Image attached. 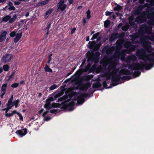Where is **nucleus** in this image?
Here are the masks:
<instances>
[{
  "label": "nucleus",
  "mask_w": 154,
  "mask_h": 154,
  "mask_svg": "<svg viewBox=\"0 0 154 154\" xmlns=\"http://www.w3.org/2000/svg\"><path fill=\"white\" fill-rule=\"evenodd\" d=\"M53 100V99L52 97H50L49 98L47 99L46 100V104H50V103L51 101H52Z\"/></svg>",
  "instance_id": "nucleus-47"
},
{
  "label": "nucleus",
  "mask_w": 154,
  "mask_h": 154,
  "mask_svg": "<svg viewBox=\"0 0 154 154\" xmlns=\"http://www.w3.org/2000/svg\"><path fill=\"white\" fill-rule=\"evenodd\" d=\"M137 60V57L134 55L131 54L128 56L126 59V62L127 63H130L131 61H135Z\"/></svg>",
  "instance_id": "nucleus-16"
},
{
  "label": "nucleus",
  "mask_w": 154,
  "mask_h": 154,
  "mask_svg": "<svg viewBox=\"0 0 154 154\" xmlns=\"http://www.w3.org/2000/svg\"><path fill=\"white\" fill-rule=\"evenodd\" d=\"M105 50L106 54L108 55L111 53V50L110 48H105Z\"/></svg>",
  "instance_id": "nucleus-45"
},
{
  "label": "nucleus",
  "mask_w": 154,
  "mask_h": 154,
  "mask_svg": "<svg viewBox=\"0 0 154 154\" xmlns=\"http://www.w3.org/2000/svg\"><path fill=\"white\" fill-rule=\"evenodd\" d=\"M14 74H15V72H13L11 74V75H10L9 76V79H11L12 78L13 76L14 75Z\"/></svg>",
  "instance_id": "nucleus-64"
},
{
  "label": "nucleus",
  "mask_w": 154,
  "mask_h": 154,
  "mask_svg": "<svg viewBox=\"0 0 154 154\" xmlns=\"http://www.w3.org/2000/svg\"><path fill=\"white\" fill-rule=\"evenodd\" d=\"M146 2L149 3L150 5L154 6V0H146Z\"/></svg>",
  "instance_id": "nucleus-49"
},
{
  "label": "nucleus",
  "mask_w": 154,
  "mask_h": 154,
  "mask_svg": "<svg viewBox=\"0 0 154 154\" xmlns=\"http://www.w3.org/2000/svg\"><path fill=\"white\" fill-rule=\"evenodd\" d=\"M119 84L118 82H112L110 84L111 85H112L113 86H115L117 85H118Z\"/></svg>",
  "instance_id": "nucleus-60"
},
{
  "label": "nucleus",
  "mask_w": 154,
  "mask_h": 154,
  "mask_svg": "<svg viewBox=\"0 0 154 154\" xmlns=\"http://www.w3.org/2000/svg\"><path fill=\"white\" fill-rule=\"evenodd\" d=\"M121 75L119 72L118 74L113 75L112 76L111 79L112 82H119L121 78Z\"/></svg>",
  "instance_id": "nucleus-14"
},
{
  "label": "nucleus",
  "mask_w": 154,
  "mask_h": 154,
  "mask_svg": "<svg viewBox=\"0 0 154 154\" xmlns=\"http://www.w3.org/2000/svg\"><path fill=\"white\" fill-rule=\"evenodd\" d=\"M90 96V94H89L84 93L78 96L77 99L74 98L72 101L69 103L59 104L58 107L62 109H67L69 111H72L74 109L73 107L76 100L77 101L78 104H82L85 101V98L89 97Z\"/></svg>",
  "instance_id": "nucleus-1"
},
{
  "label": "nucleus",
  "mask_w": 154,
  "mask_h": 154,
  "mask_svg": "<svg viewBox=\"0 0 154 154\" xmlns=\"http://www.w3.org/2000/svg\"><path fill=\"white\" fill-rule=\"evenodd\" d=\"M27 129L26 128H24L22 130H17L16 133L18 134L19 136L22 137L23 136L25 135L27 133Z\"/></svg>",
  "instance_id": "nucleus-17"
},
{
  "label": "nucleus",
  "mask_w": 154,
  "mask_h": 154,
  "mask_svg": "<svg viewBox=\"0 0 154 154\" xmlns=\"http://www.w3.org/2000/svg\"><path fill=\"white\" fill-rule=\"evenodd\" d=\"M130 36L131 38V40L132 41V42L133 43H139L140 42L138 41V37L137 35L134 34Z\"/></svg>",
  "instance_id": "nucleus-18"
},
{
  "label": "nucleus",
  "mask_w": 154,
  "mask_h": 154,
  "mask_svg": "<svg viewBox=\"0 0 154 154\" xmlns=\"http://www.w3.org/2000/svg\"><path fill=\"white\" fill-rule=\"evenodd\" d=\"M91 86L90 82H87L82 85L80 88V90L84 91H86Z\"/></svg>",
  "instance_id": "nucleus-13"
},
{
  "label": "nucleus",
  "mask_w": 154,
  "mask_h": 154,
  "mask_svg": "<svg viewBox=\"0 0 154 154\" xmlns=\"http://www.w3.org/2000/svg\"><path fill=\"white\" fill-rule=\"evenodd\" d=\"M53 11L52 9H49L48 10L46 13H45V15L46 16H47V17H48V16L51 14Z\"/></svg>",
  "instance_id": "nucleus-41"
},
{
  "label": "nucleus",
  "mask_w": 154,
  "mask_h": 154,
  "mask_svg": "<svg viewBox=\"0 0 154 154\" xmlns=\"http://www.w3.org/2000/svg\"><path fill=\"white\" fill-rule=\"evenodd\" d=\"M102 85L103 88H105L106 89L109 88H111V86L107 87V85L106 81H104L103 82Z\"/></svg>",
  "instance_id": "nucleus-42"
},
{
  "label": "nucleus",
  "mask_w": 154,
  "mask_h": 154,
  "mask_svg": "<svg viewBox=\"0 0 154 154\" xmlns=\"http://www.w3.org/2000/svg\"><path fill=\"white\" fill-rule=\"evenodd\" d=\"M58 87L56 84H54L53 85H51L49 88V90L50 91L53 90L57 88Z\"/></svg>",
  "instance_id": "nucleus-48"
},
{
  "label": "nucleus",
  "mask_w": 154,
  "mask_h": 154,
  "mask_svg": "<svg viewBox=\"0 0 154 154\" xmlns=\"http://www.w3.org/2000/svg\"><path fill=\"white\" fill-rule=\"evenodd\" d=\"M13 95H12L10 98L8 99V103H7V106H10L13 103L12 100L13 99Z\"/></svg>",
  "instance_id": "nucleus-30"
},
{
  "label": "nucleus",
  "mask_w": 154,
  "mask_h": 154,
  "mask_svg": "<svg viewBox=\"0 0 154 154\" xmlns=\"http://www.w3.org/2000/svg\"><path fill=\"white\" fill-rule=\"evenodd\" d=\"M19 103V100L18 99L17 100H16L14 101L12 104V106H15V108H17L18 106V104Z\"/></svg>",
  "instance_id": "nucleus-39"
},
{
  "label": "nucleus",
  "mask_w": 154,
  "mask_h": 154,
  "mask_svg": "<svg viewBox=\"0 0 154 154\" xmlns=\"http://www.w3.org/2000/svg\"><path fill=\"white\" fill-rule=\"evenodd\" d=\"M154 10V8L152 7L149 8L148 11L150 12H152Z\"/></svg>",
  "instance_id": "nucleus-61"
},
{
  "label": "nucleus",
  "mask_w": 154,
  "mask_h": 154,
  "mask_svg": "<svg viewBox=\"0 0 154 154\" xmlns=\"http://www.w3.org/2000/svg\"><path fill=\"white\" fill-rule=\"evenodd\" d=\"M0 42L3 41L6 38L7 32L5 31H2L0 32Z\"/></svg>",
  "instance_id": "nucleus-20"
},
{
  "label": "nucleus",
  "mask_w": 154,
  "mask_h": 154,
  "mask_svg": "<svg viewBox=\"0 0 154 154\" xmlns=\"http://www.w3.org/2000/svg\"><path fill=\"white\" fill-rule=\"evenodd\" d=\"M146 15L145 11L142 12L141 14L139 15V16L136 17L135 20V22L139 24L145 22L146 21Z\"/></svg>",
  "instance_id": "nucleus-6"
},
{
  "label": "nucleus",
  "mask_w": 154,
  "mask_h": 154,
  "mask_svg": "<svg viewBox=\"0 0 154 154\" xmlns=\"http://www.w3.org/2000/svg\"><path fill=\"white\" fill-rule=\"evenodd\" d=\"M112 12L108 11H107L105 13V15L106 16H110L112 14Z\"/></svg>",
  "instance_id": "nucleus-62"
},
{
  "label": "nucleus",
  "mask_w": 154,
  "mask_h": 154,
  "mask_svg": "<svg viewBox=\"0 0 154 154\" xmlns=\"http://www.w3.org/2000/svg\"><path fill=\"white\" fill-rule=\"evenodd\" d=\"M49 0H46L41 2L42 5H46L49 2Z\"/></svg>",
  "instance_id": "nucleus-55"
},
{
  "label": "nucleus",
  "mask_w": 154,
  "mask_h": 154,
  "mask_svg": "<svg viewBox=\"0 0 154 154\" xmlns=\"http://www.w3.org/2000/svg\"><path fill=\"white\" fill-rule=\"evenodd\" d=\"M134 18L132 17H129L128 18V21L130 24L131 25H134L135 24V21H133Z\"/></svg>",
  "instance_id": "nucleus-27"
},
{
  "label": "nucleus",
  "mask_w": 154,
  "mask_h": 154,
  "mask_svg": "<svg viewBox=\"0 0 154 154\" xmlns=\"http://www.w3.org/2000/svg\"><path fill=\"white\" fill-rule=\"evenodd\" d=\"M3 67L4 70L5 71H8L9 69V66L7 64L3 65Z\"/></svg>",
  "instance_id": "nucleus-44"
},
{
  "label": "nucleus",
  "mask_w": 154,
  "mask_h": 154,
  "mask_svg": "<svg viewBox=\"0 0 154 154\" xmlns=\"http://www.w3.org/2000/svg\"><path fill=\"white\" fill-rule=\"evenodd\" d=\"M66 4L62 5H59V7L57 9V10L60 9L61 11H63L66 9Z\"/></svg>",
  "instance_id": "nucleus-34"
},
{
  "label": "nucleus",
  "mask_w": 154,
  "mask_h": 154,
  "mask_svg": "<svg viewBox=\"0 0 154 154\" xmlns=\"http://www.w3.org/2000/svg\"><path fill=\"white\" fill-rule=\"evenodd\" d=\"M7 84H4L3 85H2V88H1V92H4L5 93H6V89L7 87Z\"/></svg>",
  "instance_id": "nucleus-32"
},
{
  "label": "nucleus",
  "mask_w": 154,
  "mask_h": 154,
  "mask_svg": "<svg viewBox=\"0 0 154 154\" xmlns=\"http://www.w3.org/2000/svg\"><path fill=\"white\" fill-rule=\"evenodd\" d=\"M22 33H17L16 37L14 39V42L15 43H16L19 41L22 37Z\"/></svg>",
  "instance_id": "nucleus-24"
},
{
  "label": "nucleus",
  "mask_w": 154,
  "mask_h": 154,
  "mask_svg": "<svg viewBox=\"0 0 154 154\" xmlns=\"http://www.w3.org/2000/svg\"><path fill=\"white\" fill-rule=\"evenodd\" d=\"M100 34V32H97L95 34H94L93 35V38H95V39L97 38L98 36H99V35Z\"/></svg>",
  "instance_id": "nucleus-56"
},
{
  "label": "nucleus",
  "mask_w": 154,
  "mask_h": 154,
  "mask_svg": "<svg viewBox=\"0 0 154 154\" xmlns=\"http://www.w3.org/2000/svg\"><path fill=\"white\" fill-rule=\"evenodd\" d=\"M145 60L146 61H148L150 63L154 62V53H152L150 54H147L145 57Z\"/></svg>",
  "instance_id": "nucleus-15"
},
{
  "label": "nucleus",
  "mask_w": 154,
  "mask_h": 154,
  "mask_svg": "<svg viewBox=\"0 0 154 154\" xmlns=\"http://www.w3.org/2000/svg\"><path fill=\"white\" fill-rule=\"evenodd\" d=\"M132 43H133L132 42L130 41H127L124 44V47L126 48L125 52L128 54H131L132 52L136 50V46L132 45Z\"/></svg>",
  "instance_id": "nucleus-2"
},
{
  "label": "nucleus",
  "mask_w": 154,
  "mask_h": 154,
  "mask_svg": "<svg viewBox=\"0 0 154 154\" xmlns=\"http://www.w3.org/2000/svg\"><path fill=\"white\" fill-rule=\"evenodd\" d=\"M145 7L144 5H140L138 6L137 9L134 11L135 14L137 15H139L141 14L142 11L143 10V8Z\"/></svg>",
  "instance_id": "nucleus-19"
},
{
  "label": "nucleus",
  "mask_w": 154,
  "mask_h": 154,
  "mask_svg": "<svg viewBox=\"0 0 154 154\" xmlns=\"http://www.w3.org/2000/svg\"><path fill=\"white\" fill-rule=\"evenodd\" d=\"M16 114H17L20 117V120L23 121V117L22 116V115L19 112H17V113Z\"/></svg>",
  "instance_id": "nucleus-57"
},
{
  "label": "nucleus",
  "mask_w": 154,
  "mask_h": 154,
  "mask_svg": "<svg viewBox=\"0 0 154 154\" xmlns=\"http://www.w3.org/2000/svg\"><path fill=\"white\" fill-rule=\"evenodd\" d=\"M45 106L48 110L51 109V108L50 104H45Z\"/></svg>",
  "instance_id": "nucleus-50"
},
{
  "label": "nucleus",
  "mask_w": 154,
  "mask_h": 154,
  "mask_svg": "<svg viewBox=\"0 0 154 154\" xmlns=\"http://www.w3.org/2000/svg\"><path fill=\"white\" fill-rule=\"evenodd\" d=\"M19 86V84L18 83H14L11 85L12 88H15Z\"/></svg>",
  "instance_id": "nucleus-54"
},
{
  "label": "nucleus",
  "mask_w": 154,
  "mask_h": 154,
  "mask_svg": "<svg viewBox=\"0 0 154 154\" xmlns=\"http://www.w3.org/2000/svg\"><path fill=\"white\" fill-rule=\"evenodd\" d=\"M64 1L65 0H60L59 3V5H64L63 3H64Z\"/></svg>",
  "instance_id": "nucleus-63"
},
{
  "label": "nucleus",
  "mask_w": 154,
  "mask_h": 154,
  "mask_svg": "<svg viewBox=\"0 0 154 154\" xmlns=\"http://www.w3.org/2000/svg\"><path fill=\"white\" fill-rule=\"evenodd\" d=\"M129 26L128 25H126L123 26L122 28L123 31H126L129 28Z\"/></svg>",
  "instance_id": "nucleus-40"
},
{
  "label": "nucleus",
  "mask_w": 154,
  "mask_h": 154,
  "mask_svg": "<svg viewBox=\"0 0 154 154\" xmlns=\"http://www.w3.org/2000/svg\"><path fill=\"white\" fill-rule=\"evenodd\" d=\"M121 9L122 7L120 5H117L116 6H115L114 7V10L115 11H119L121 10Z\"/></svg>",
  "instance_id": "nucleus-43"
},
{
  "label": "nucleus",
  "mask_w": 154,
  "mask_h": 154,
  "mask_svg": "<svg viewBox=\"0 0 154 154\" xmlns=\"http://www.w3.org/2000/svg\"><path fill=\"white\" fill-rule=\"evenodd\" d=\"M144 62V63L142 62H140V70H142L145 68L146 70H149L154 65V64H148L146 62Z\"/></svg>",
  "instance_id": "nucleus-8"
},
{
  "label": "nucleus",
  "mask_w": 154,
  "mask_h": 154,
  "mask_svg": "<svg viewBox=\"0 0 154 154\" xmlns=\"http://www.w3.org/2000/svg\"><path fill=\"white\" fill-rule=\"evenodd\" d=\"M13 55L11 54H6L1 58V61L4 63L10 62L13 58Z\"/></svg>",
  "instance_id": "nucleus-7"
},
{
  "label": "nucleus",
  "mask_w": 154,
  "mask_h": 154,
  "mask_svg": "<svg viewBox=\"0 0 154 154\" xmlns=\"http://www.w3.org/2000/svg\"><path fill=\"white\" fill-rule=\"evenodd\" d=\"M24 20H21L18 23V26L19 27H21L24 24Z\"/></svg>",
  "instance_id": "nucleus-52"
},
{
  "label": "nucleus",
  "mask_w": 154,
  "mask_h": 154,
  "mask_svg": "<svg viewBox=\"0 0 154 154\" xmlns=\"http://www.w3.org/2000/svg\"><path fill=\"white\" fill-rule=\"evenodd\" d=\"M141 44H142L143 47L148 53H152L153 49L151 47V42L148 41H145L144 39H140Z\"/></svg>",
  "instance_id": "nucleus-3"
},
{
  "label": "nucleus",
  "mask_w": 154,
  "mask_h": 154,
  "mask_svg": "<svg viewBox=\"0 0 154 154\" xmlns=\"http://www.w3.org/2000/svg\"><path fill=\"white\" fill-rule=\"evenodd\" d=\"M8 9L9 11H12V10L14 11L15 10V8L14 7V6H12L9 7L8 8Z\"/></svg>",
  "instance_id": "nucleus-58"
},
{
  "label": "nucleus",
  "mask_w": 154,
  "mask_h": 154,
  "mask_svg": "<svg viewBox=\"0 0 154 154\" xmlns=\"http://www.w3.org/2000/svg\"><path fill=\"white\" fill-rule=\"evenodd\" d=\"M136 55L139 57V59L143 60L144 62H146L145 57L146 54L145 51L143 48H140L136 51Z\"/></svg>",
  "instance_id": "nucleus-4"
},
{
  "label": "nucleus",
  "mask_w": 154,
  "mask_h": 154,
  "mask_svg": "<svg viewBox=\"0 0 154 154\" xmlns=\"http://www.w3.org/2000/svg\"><path fill=\"white\" fill-rule=\"evenodd\" d=\"M146 39H149L151 41H154V35H149L146 37Z\"/></svg>",
  "instance_id": "nucleus-36"
},
{
  "label": "nucleus",
  "mask_w": 154,
  "mask_h": 154,
  "mask_svg": "<svg viewBox=\"0 0 154 154\" xmlns=\"http://www.w3.org/2000/svg\"><path fill=\"white\" fill-rule=\"evenodd\" d=\"M17 18V16L15 14L13 16L12 18H11L9 21V22L10 23H12Z\"/></svg>",
  "instance_id": "nucleus-38"
},
{
  "label": "nucleus",
  "mask_w": 154,
  "mask_h": 154,
  "mask_svg": "<svg viewBox=\"0 0 154 154\" xmlns=\"http://www.w3.org/2000/svg\"><path fill=\"white\" fill-rule=\"evenodd\" d=\"M111 21L109 20L105 21L104 23V26L105 28H108L110 24Z\"/></svg>",
  "instance_id": "nucleus-35"
},
{
  "label": "nucleus",
  "mask_w": 154,
  "mask_h": 154,
  "mask_svg": "<svg viewBox=\"0 0 154 154\" xmlns=\"http://www.w3.org/2000/svg\"><path fill=\"white\" fill-rule=\"evenodd\" d=\"M125 35V33L124 32H122L119 34H118V38H122L124 37Z\"/></svg>",
  "instance_id": "nucleus-53"
},
{
  "label": "nucleus",
  "mask_w": 154,
  "mask_h": 154,
  "mask_svg": "<svg viewBox=\"0 0 154 154\" xmlns=\"http://www.w3.org/2000/svg\"><path fill=\"white\" fill-rule=\"evenodd\" d=\"M128 68L131 70H140V63H133L128 65Z\"/></svg>",
  "instance_id": "nucleus-11"
},
{
  "label": "nucleus",
  "mask_w": 154,
  "mask_h": 154,
  "mask_svg": "<svg viewBox=\"0 0 154 154\" xmlns=\"http://www.w3.org/2000/svg\"><path fill=\"white\" fill-rule=\"evenodd\" d=\"M141 74V72L139 71H136L133 72L132 73L133 77L134 78L139 76Z\"/></svg>",
  "instance_id": "nucleus-31"
},
{
  "label": "nucleus",
  "mask_w": 154,
  "mask_h": 154,
  "mask_svg": "<svg viewBox=\"0 0 154 154\" xmlns=\"http://www.w3.org/2000/svg\"><path fill=\"white\" fill-rule=\"evenodd\" d=\"M62 103L61 104H63V103ZM59 104H59V103H55V105L56 106H54L55 107H57L58 108H59L58 106V105ZM60 109V108H59ZM60 109H59V111H58L57 110V109H51V110H50V112L51 113H57V112H59V111H60V110H65V109H61L60 108Z\"/></svg>",
  "instance_id": "nucleus-25"
},
{
  "label": "nucleus",
  "mask_w": 154,
  "mask_h": 154,
  "mask_svg": "<svg viewBox=\"0 0 154 154\" xmlns=\"http://www.w3.org/2000/svg\"><path fill=\"white\" fill-rule=\"evenodd\" d=\"M87 17L88 19H89L91 17V11L89 9H88L86 12Z\"/></svg>",
  "instance_id": "nucleus-46"
},
{
  "label": "nucleus",
  "mask_w": 154,
  "mask_h": 154,
  "mask_svg": "<svg viewBox=\"0 0 154 154\" xmlns=\"http://www.w3.org/2000/svg\"><path fill=\"white\" fill-rule=\"evenodd\" d=\"M118 33L117 32H114L113 33L111 36L109 38V40L110 42H112L115 39L118 38Z\"/></svg>",
  "instance_id": "nucleus-22"
},
{
  "label": "nucleus",
  "mask_w": 154,
  "mask_h": 154,
  "mask_svg": "<svg viewBox=\"0 0 154 154\" xmlns=\"http://www.w3.org/2000/svg\"><path fill=\"white\" fill-rule=\"evenodd\" d=\"M100 56V53L98 51H96L91 57V59L93 61H98V58Z\"/></svg>",
  "instance_id": "nucleus-21"
},
{
  "label": "nucleus",
  "mask_w": 154,
  "mask_h": 154,
  "mask_svg": "<svg viewBox=\"0 0 154 154\" xmlns=\"http://www.w3.org/2000/svg\"><path fill=\"white\" fill-rule=\"evenodd\" d=\"M45 72H52V70L49 67V66L47 64L45 66Z\"/></svg>",
  "instance_id": "nucleus-33"
},
{
  "label": "nucleus",
  "mask_w": 154,
  "mask_h": 154,
  "mask_svg": "<svg viewBox=\"0 0 154 154\" xmlns=\"http://www.w3.org/2000/svg\"><path fill=\"white\" fill-rule=\"evenodd\" d=\"M147 17L149 19L147 23V24L150 26H152L154 25V14H148Z\"/></svg>",
  "instance_id": "nucleus-12"
},
{
  "label": "nucleus",
  "mask_w": 154,
  "mask_h": 154,
  "mask_svg": "<svg viewBox=\"0 0 154 154\" xmlns=\"http://www.w3.org/2000/svg\"><path fill=\"white\" fill-rule=\"evenodd\" d=\"M91 66V65L88 63L85 68H81L80 70L83 72H86L89 70Z\"/></svg>",
  "instance_id": "nucleus-28"
},
{
  "label": "nucleus",
  "mask_w": 154,
  "mask_h": 154,
  "mask_svg": "<svg viewBox=\"0 0 154 154\" xmlns=\"http://www.w3.org/2000/svg\"><path fill=\"white\" fill-rule=\"evenodd\" d=\"M131 77L129 75L124 76L121 77V79L122 80H130L131 79Z\"/></svg>",
  "instance_id": "nucleus-37"
},
{
  "label": "nucleus",
  "mask_w": 154,
  "mask_h": 154,
  "mask_svg": "<svg viewBox=\"0 0 154 154\" xmlns=\"http://www.w3.org/2000/svg\"><path fill=\"white\" fill-rule=\"evenodd\" d=\"M102 86L101 84L99 82H97L94 83L92 85V87L93 88H96L100 87Z\"/></svg>",
  "instance_id": "nucleus-26"
},
{
  "label": "nucleus",
  "mask_w": 154,
  "mask_h": 154,
  "mask_svg": "<svg viewBox=\"0 0 154 154\" xmlns=\"http://www.w3.org/2000/svg\"><path fill=\"white\" fill-rule=\"evenodd\" d=\"M119 72L121 75H132V72H131L128 69H124L121 71Z\"/></svg>",
  "instance_id": "nucleus-23"
},
{
  "label": "nucleus",
  "mask_w": 154,
  "mask_h": 154,
  "mask_svg": "<svg viewBox=\"0 0 154 154\" xmlns=\"http://www.w3.org/2000/svg\"><path fill=\"white\" fill-rule=\"evenodd\" d=\"M88 44L89 45V48L90 49H93L94 51H98L101 46V42L96 44L94 42H92L90 41L88 42Z\"/></svg>",
  "instance_id": "nucleus-9"
},
{
  "label": "nucleus",
  "mask_w": 154,
  "mask_h": 154,
  "mask_svg": "<svg viewBox=\"0 0 154 154\" xmlns=\"http://www.w3.org/2000/svg\"><path fill=\"white\" fill-rule=\"evenodd\" d=\"M16 35L17 33H16V32L14 31L11 32L10 34V36L12 38L14 37L15 36H16Z\"/></svg>",
  "instance_id": "nucleus-51"
},
{
  "label": "nucleus",
  "mask_w": 154,
  "mask_h": 154,
  "mask_svg": "<svg viewBox=\"0 0 154 154\" xmlns=\"http://www.w3.org/2000/svg\"><path fill=\"white\" fill-rule=\"evenodd\" d=\"M152 27L146 24H143L141 25L139 32L141 34L144 35L149 33L152 30Z\"/></svg>",
  "instance_id": "nucleus-5"
},
{
  "label": "nucleus",
  "mask_w": 154,
  "mask_h": 154,
  "mask_svg": "<svg viewBox=\"0 0 154 154\" xmlns=\"http://www.w3.org/2000/svg\"><path fill=\"white\" fill-rule=\"evenodd\" d=\"M7 108L3 109V111L5 110V115L8 117H9L13 116L15 113H17V111L16 110L13 111L11 113L8 114L7 113L9 110L11 109L12 106H7Z\"/></svg>",
  "instance_id": "nucleus-10"
},
{
  "label": "nucleus",
  "mask_w": 154,
  "mask_h": 154,
  "mask_svg": "<svg viewBox=\"0 0 154 154\" xmlns=\"http://www.w3.org/2000/svg\"><path fill=\"white\" fill-rule=\"evenodd\" d=\"M47 24L48 26L46 28V29H47V30H49V29H50L51 27V22H48V23Z\"/></svg>",
  "instance_id": "nucleus-59"
},
{
  "label": "nucleus",
  "mask_w": 154,
  "mask_h": 154,
  "mask_svg": "<svg viewBox=\"0 0 154 154\" xmlns=\"http://www.w3.org/2000/svg\"><path fill=\"white\" fill-rule=\"evenodd\" d=\"M11 17L10 15H7L6 16H4L2 19V21L4 22H7L11 19Z\"/></svg>",
  "instance_id": "nucleus-29"
}]
</instances>
